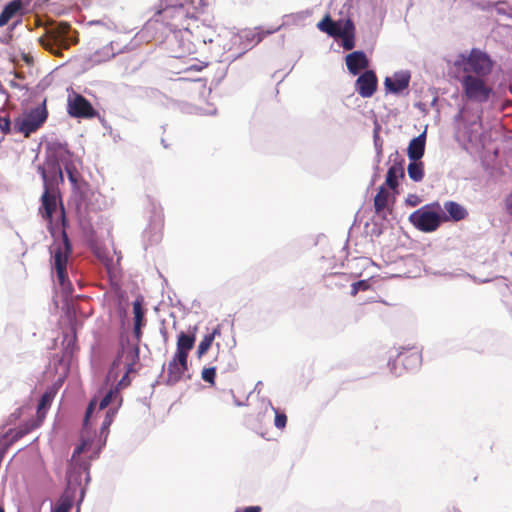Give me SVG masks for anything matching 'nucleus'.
Here are the masks:
<instances>
[{"instance_id": "dca6fc26", "label": "nucleus", "mask_w": 512, "mask_h": 512, "mask_svg": "<svg viewBox=\"0 0 512 512\" xmlns=\"http://www.w3.org/2000/svg\"><path fill=\"white\" fill-rule=\"evenodd\" d=\"M56 391L53 388L47 389L44 394L41 396L38 407H37V420H29L24 422L22 425L25 424H37V427L40 426L41 422L46 416L47 411L49 410L51 403L55 397Z\"/></svg>"}, {"instance_id": "1a4fd4ad", "label": "nucleus", "mask_w": 512, "mask_h": 512, "mask_svg": "<svg viewBox=\"0 0 512 512\" xmlns=\"http://www.w3.org/2000/svg\"><path fill=\"white\" fill-rule=\"evenodd\" d=\"M432 207H435L437 210L441 209L440 204L435 202L419 208L409 216V221L415 228L422 232H433L438 229L442 222V217L437 211H432Z\"/></svg>"}, {"instance_id": "f3484780", "label": "nucleus", "mask_w": 512, "mask_h": 512, "mask_svg": "<svg viewBox=\"0 0 512 512\" xmlns=\"http://www.w3.org/2000/svg\"><path fill=\"white\" fill-rule=\"evenodd\" d=\"M24 7L21 0H12L6 4L0 13V27L7 25L14 18H20L23 15Z\"/></svg>"}, {"instance_id": "f257e3e1", "label": "nucleus", "mask_w": 512, "mask_h": 512, "mask_svg": "<svg viewBox=\"0 0 512 512\" xmlns=\"http://www.w3.org/2000/svg\"><path fill=\"white\" fill-rule=\"evenodd\" d=\"M92 440L82 433L81 443L74 449L69 468L67 470V489L58 500L52 512H69L74 501V494L77 487L82 485L83 480H89L90 462L82 457L90 451Z\"/></svg>"}, {"instance_id": "2eb2a0df", "label": "nucleus", "mask_w": 512, "mask_h": 512, "mask_svg": "<svg viewBox=\"0 0 512 512\" xmlns=\"http://www.w3.org/2000/svg\"><path fill=\"white\" fill-rule=\"evenodd\" d=\"M421 363V355L415 349H408L400 352L393 362V368L398 365H402L405 370H411L417 368Z\"/></svg>"}, {"instance_id": "7ed1b4c3", "label": "nucleus", "mask_w": 512, "mask_h": 512, "mask_svg": "<svg viewBox=\"0 0 512 512\" xmlns=\"http://www.w3.org/2000/svg\"><path fill=\"white\" fill-rule=\"evenodd\" d=\"M196 335L194 332L186 333L180 332L177 336L176 352L173 358L167 365V379L168 385L178 383L188 370V356L189 352L194 348Z\"/></svg>"}, {"instance_id": "e433bc0d", "label": "nucleus", "mask_w": 512, "mask_h": 512, "mask_svg": "<svg viewBox=\"0 0 512 512\" xmlns=\"http://www.w3.org/2000/svg\"><path fill=\"white\" fill-rule=\"evenodd\" d=\"M129 374L130 373H127V369H125V374L123 375V377L119 381V385L120 386H127V385H129V383H130Z\"/></svg>"}, {"instance_id": "0eeeda50", "label": "nucleus", "mask_w": 512, "mask_h": 512, "mask_svg": "<svg viewBox=\"0 0 512 512\" xmlns=\"http://www.w3.org/2000/svg\"><path fill=\"white\" fill-rule=\"evenodd\" d=\"M493 64L492 59L486 52L473 48L469 54H459L453 65L465 74L486 77L492 72Z\"/></svg>"}, {"instance_id": "4c0bfd02", "label": "nucleus", "mask_w": 512, "mask_h": 512, "mask_svg": "<svg viewBox=\"0 0 512 512\" xmlns=\"http://www.w3.org/2000/svg\"><path fill=\"white\" fill-rule=\"evenodd\" d=\"M141 327L142 326L134 325V335H135V338L137 339V342H139L142 337Z\"/></svg>"}, {"instance_id": "c9c22d12", "label": "nucleus", "mask_w": 512, "mask_h": 512, "mask_svg": "<svg viewBox=\"0 0 512 512\" xmlns=\"http://www.w3.org/2000/svg\"><path fill=\"white\" fill-rule=\"evenodd\" d=\"M95 406H96V402H95V400H92V401L89 403V405H88V407H87V410H86L85 419H84V426H86V425H87L88 420H89V418H90V416H91L92 412H93V411H94V409H95Z\"/></svg>"}, {"instance_id": "a211bd4d", "label": "nucleus", "mask_w": 512, "mask_h": 512, "mask_svg": "<svg viewBox=\"0 0 512 512\" xmlns=\"http://www.w3.org/2000/svg\"><path fill=\"white\" fill-rule=\"evenodd\" d=\"M410 74L408 72H398L393 77H387L384 85L387 91L400 93L409 86Z\"/></svg>"}, {"instance_id": "4468645a", "label": "nucleus", "mask_w": 512, "mask_h": 512, "mask_svg": "<svg viewBox=\"0 0 512 512\" xmlns=\"http://www.w3.org/2000/svg\"><path fill=\"white\" fill-rule=\"evenodd\" d=\"M378 80L372 70H366L361 74L355 83L356 91L363 98L371 97L377 89Z\"/></svg>"}, {"instance_id": "c756f323", "label": "nucleus", "mask_w": 512, "mask_h": 512, "mask_svg": "<svg viewBox=\"0 0 512 512\" xmlns=\"http://www.w3.org/2000/svg\"><path fill=\"white\" fill-rule=\"evenodd\" d=\"M275 413L274 425L276 428L282 430L286 427L287 416L284 412L279 411L277 408L272 407Z\"/></svg>"}, {"instance_id": "b1692460", "label": "nucleus", "mask_w": 512, "mask_h": 512, "mask_svg": "<svg viewBox=\"0 0 512 512\" xmlns=\"http://www.w3.org/2000/svg\"><path fill=\"white\" fill-rule=\"evenodd\" d=\"M317 28L334 38L342 35L344 32L341 31L343 29V25H341L340 22L333 21L329 14L325 15L323 19L318 22Z\"/></svg>"}, {"instance_id": "37998d69", "label": "nucleus", "mask_w": 512, "mask_h": 512, "mask_svg": "<svg viewBox=\"0 0 512 512\" xmlns=\"http://www.w3.org/2000/svg\"><path fill=\"white\" fill-rule=\"evenodd\" d=\"M410 204L415 206L417 204V201L411 200Z\"/></svg>"}, {"instance_id": "20e7f679", "label": "nucleus", "mask_w": 512, "mask_h": 512, "mask_svg": "<svg viewBox=\"0 0 512 512\" xmlns=\"http://www.w3.org/2000/svg\"><path fill=\"white\" fill-rule=\"evenodd\" d=\"M60 222H61V240L55 241L51 247V254L53 258V265L56 270L58 281L61 285H64L68 279L67 275V262L68 258L72 253L71 242L68 238L66 227L68 222L66 219L65 208L61 204L60 209Z\"/></svg>"}, {"instance_id": "39448f33", "label": "nucleus", "mask_w": 512, "mask_h": 512, "mask_svg": "<svg viewBox=\"0 0 512 512\" xmlns=\"http://www.w3.org/2000/svg\"><path fill=\"white\" fill-rule=\"evenodd\" d=\"M71 25L67 22H59L46 28L45 34L38 40L39 44L57 57H61L62 51L67 50L77 39L70 36Z\"/></svg>"}, {"instance_id": "a19ab883", "label": "nucleus", "mask_w": 512, "mask_h": 512, "mask_svg": "<svg viewBox=\"0 0 512 512\" xmlns=\"http://www.w3.org/2000/svg\"><path fill=\"white\" fill-rule=\"evenodd\" d=\"M110 423H111V419H110V417H109V412H108V413H107V416H106V419H105V421L103 422V425H104V426H108V425H110Z\"/></svg>"}, {"instance_id": "393cba45", "label": "nucleus", "mask_w": 512, "mask_h": 512, "mask_svg": "<svg viewBox=\"0 0 512 512\" xmlns=\"http://www.w3.org/2000/svg\"><path fill=\"white\" fill-rule=\"evenodd\" d=\"M341 31L345 32H343L342 35L336 36V38L342 39V45L345 50H352L355 46L353 22L351 20H346Z\"/></svg>"}, {"instance_id": "5701e85b", "label": "nucleus", "mask_w": 512, "mask_h": 512, "mask_svg": "<svg viewBox=\"0 0 512 512\" xmlns=\"http://www.w3.org/2000/svg\"><path fill=\"white\" fill-rule=\"evenodd\" d=\"M444 208L448 216L442 218L444 221L453 220L455 222L464 220L468 216L467 210L455 201H447L444 203Z\"/></svg>"}, {"instance_id": "79ce46f5", "label": "nucleus", "mask_w": 512, "mask_h": 512, "mask_svg": "<svg viewBox=\"0 0 512 512\" xmlns=\"http://www.w3.org/2000/svg\"><path fill=\"white\" fill-rule=\"evenodd\" d=\"M199 5L200 6H207L206 0H199Z\"/></svg>"}, {"instance_id": "72a5a7b5", "label": "nucleus", "mask_w": 512, "mask_h": 512, "mask_svg": "<svg viewBox=\"0 0 512 512\" xmlns=\"http://www.w3.org/2000/svg\"><path fill=\"white\" fill-rule=\"evenodd\" d=\"M112 397H113V392L112 391H109L100 401L99 403V409L100 410H103L105 409L111 402L112 400Z\"/></svg>"}, {"instance_id": "412c9836", "label": "nucleus", "mask_w": 512, "mask_h": 512, "mask_svg": "<svg viewBox=\"0 0 512 512\" xmlns=\"http://www.w3.org/2000/svg\"><path fill=\"white\" fill-rule=\"evenodd\" d=\"M64 170L68 176V179L75 190H80L81 186L86 184L81 173L78 170V167L73 160H67L63 163Z\"/></svg>"}, {"instance_id": "9d476101", "label": "nucleus", "mask_w": 512, "mask_h": 512, "mask_svg": "<svg viewBox=\"0 0 512 512\" xmlns=\"http://www.w3.org/2000/svg\"><path fill=\"white\" fill-rule=\"evenodd\" d=\"M47 110L45 105L37 106L23 114L15 120V128L18 132L28 137L31 133L38 130L47 119Z\"/></svg>"}, {"instance_id": "6e6552de", "label": "nucleus", "mask_w": 512, "mask_h": 512, "mask_svg": "<svg viewBox=\"0 0 512 512\" xmlns=\"http://www.w3.org/2000/svg\"><path fill=\"white\" fill-rule=\"evenodd\" d=\"M484 78L465 74L460 80L463 94L469 101L485 103L489 100L493 90Z\"/></svg>"}, {"instance_id": "473e14b6", "label": "nucleus", "mask_w": 512, "mask_h": 512, "mask_svg": "<svg viewBox=\"0 0 512 512\" xmlns=\"http://www.w3.org/2000/svg\"><path fill=\"white\" fill-rule=\"evenodd\" d=\"M374 144L377 150V154L380 156L382 154L383 141L379 136V127H376L374 130Z\"/></svg>"}, {"instance_id": "a878e982", "label": "nucleus", "mask_w": 512, "mask_h": 512, "mask_svg": "<svg viewBox=\"0 0 512 512\" xmlns=\"http://www.w3.org/2000/svg\"><path fill=\"white\" fill-rule=\"evenodd\" d=\"M390 197L391 194L385 186H380L374 197V208L377 214H380L385 208H387Z\"/></svg>"}, {"instance_id": "a18cd8bd", "label": "nucleus", "mask_w": 512, "mask_h": 512, "mask_svg": "<svg viewBox=\"0 0 512 512\" xmlns=\"http://www.w3.org/2000/svg\"><path fill=\"white\" fill-rule=\"evenodd\" d=\"M60 178H61V180H63V174H62L61 170H60Z\"/></svg>"}, {"instance_id": "49530a36", "label": "nucleus", "mask_w": 512, "mask_h": 512, "mask_svg": "<svg viewBox=\"0 0 512 512\" xmlns=\"http://www.w3.org/2000/svg\"><path fill=\"white\" fill-rule=\"evenodd\" d=\"M0 512H4V510H3V509H0Z\"/></svg>"}, {"instance_id": "f704fd0d", "label": "nucleus", "mask_w": 512, "mask_h": 512, "mask_svg": "<svg viewBox=\"0 0 512 512\" xmlns=\"http://www.w3.org/2000/svg\"><path fill=\"white\" fill-rule=\"evenodd\" d=\"M10 119L8 117H0V129L4 133H8L10 131Z\"/></svg>"}, {"instance_id": "ddd939ff", "label": "nucleus", "mask_w": 512, "mask_h": 512, "mask_svg": "<svg viewBox=\"0 0 512 512\" xmlns=\"http://www.w3.org/2000/svg\"><path fill=\"white\" fill-rule=\"evenodd\" d=\"M68 113L75 118H93L97 115V111L91 103L82 95L77 94L68 102Z\"/></svg>"}, {"instance_id": "2f4dec72", "label": "nucleus", "mask_w": 512, "mask_h": 512, "mask_svg": "<svg viewBox=\"0 0 512 512\" xmlns=\"http://www.w3.org/2000/svg\"><path fill=\"white\" fill-rule=\"evenodd\" d=\"M370 288V284L367 280H360L357 282H354L351 285V292L350 294L352 296H356L359 291H366Z\"/></svg>"}, {"instance_id": "c85d7f7f", "label": "nucleus", "mask_w": 512, "mask_h": 512, "mask_svg": "<svg viewBox=\"0 0 512 512\" xmlns=\"http://www.w3.org/2000/svg\"><path fill=\"white\" fill-rule=\"evenodd\" d=\"M133 313H134V325L143 326L144 325V310L139 301H135L133 303Z\"/></svg>"}, {"instance_id": "f03ea898", "label": "nucleus", "mask_w": 512, "mask_h": 512, "mask_svg": "<svg viewBox=\"0 0 512 512\" xmlns=\"http://www.w3.org/2000/svg\"><path fill=\"white\" fill-rule=\"evenodd\" d=\"M204 7L199 5V0H184L180 4L169 5L159 10L155 17L156 21L162 22L172 32L181 29H207L199 19Z\"/></svg>"}, {"instance_id": "9b49d317", "label": "nucleus", "mask_w": 512, "mask_h": 512, "mask_svg": "<svg viewBox=\"0 0 512 512\" xmlns=\"http://www.w3.org/2000/svg\"><path fill=\"white\" fill-rule=\"evenodd\" d=\"M140 349L138 343L122 344L121 351L118 353L117 358L113 362V369L118 368L121 364L124 365V369H127V373L135 371V365L139 361Z\"/></svg>"}, {"instance_id": "ea45409f", "label": "nucleus", "mask_w": 512, "mask_h": 512, "mask_svg": "<svg viewBox=\"0 0 512 512\" xmlns=\"http://www.w3.org/2000/svg\"><path fill=\"white\" fill-rule=\"evenodd\" d=\"M161 334L163 336L164 343H167V341H168V333H167V331L165 329H162L161 330Z\"/></svg>"}, {"instance_id": "4be33fe9", "label": "nucleus", "mask_w": 512, "mask_h": 512, "mask_svg": "<svg viewBox=\"0 0 512 512\" xmlns=\"http://www.w3.org/2000/svg\"><path fill=\"white\" fill-rule=\"evenodd\" d=\"M403 162V159L395 161L387 171L385 185L392 190H395L398 187V178L404 177Z\"/></svg>"}, {"instance_id": "c03bdc74", "label": "nucleus", "mask_w": 512, "mask_h": 512, "mask_svg": "<svg viewBox=\"0 0 512 512\" xmlns=\"http://www.w3.org/2000/svg\"><path fill=\"white\" fill-rule=\"evenodd\" d=\"M410 204L415 206L417 204V201L411 200Z\"/></svg>"}, {"instance_id": "6ab92c4d", "label": "nucleus", "mask_w": 512, "mask_h": 512, "mask_svg": "<svg viewBox=\"0 0 512 512\" xmlns=\"http://www.w3.org/2000/svg\"><path fill=\"white\" fill-rule=\"evenodd\" d=\"M346 65L351 74L357 75L368 67L369 62L364 52L354 51L346 56Z\"/></svg>"}, {"instance_id": "aec40b11", "label": "nucleus", "mask_w": 512, "mask_h": 512, "mask_svg": "<svg viewBox=\"0 0 512 512\" xmlns=\"http://www.w3.org/2000/svg\"><path fill=\"white\" fill-rule=\"evenodd\" d=\"M425 141L426 134L423 132L419 136L413 138L408 146L407 154L410 160L418 161L420 160L425 152Z\"/></svg>"}, {"instance_id": "f8f14e48", "label": "nucleus", "mask_w": 512, "mask_h": 512, "mask_svg": "<svg viewBox=\"0 0 512 512\" xmlns=\"http://www.w3.org/2000/svg\"><path fill=\"white\" fill-rule=\"evenodd\" d=\"M57 209V195L55 192H52L50 188L45 184L44 192L41 196V206L39 208V213L48 223V230L52 236L55 233V226L53 222V213Z\"/></svg>"}, {"instance_id": "58836bf2", "label": "nucleus", "mask_w": 512, "mask_h": 512, "mask_svg": "<svg viewBox=\"0 0 512 512\" xmlns=\"http://www.w3.org/2000/svg\"><path fill=\"white\" fill-rule=\"evenodd\" d=\"M244 512H261L260 506H249L244 509Z\"/></svg>"}, {"instance_id": "423d86ee", "label": "nucleus", "mask_w": 512, "mask_h": 512, "mask_svg": "<svg viewBox=\"0 0 512 512\" xmlns=\"http://www.w3.org/2000/svg\"><path fill=\"white\" fill-rule=\"evenodd\" d=\"M207 29H181L173 32L171 52L175 58H184L197 52L199 46L207 43L205 32Z\"/></svg>"}, {"instance_id": "7c9ffc66", "label": "nucleus", "mask_w": 512, "mask_h": 512, "mask_svg": "<svg viewBox=\"0 0 512 512\" xmlns=\"http://www.w3.org/2000/svg\"><path fill=\"white\" fill-rule=\"evenodd\" d=\"M201 377L205 382H208L211 385H215L216 368L215 367L204 368L201 372Z\"/></svg>"}, {"instance_id": "cd10ccee", "label": "nucleus", "mask_w": 512, "mask_h": 512, "mask_svg": "<svg viewBox=\"0 0 512 512\" xmlns=\"http://www.w3.org/2000/svg\"><path fill=\"white\" fill-rule=\"evenodd\" d=\"M410 179L415 182H420L424 177V165L422 162L412 161L407 168Z\"/></svg>"}, {"instance_id": "bb28decb", "label": "nucleus", "mask_w": 512, "mask_h": 512, "mask_svg": "<svg viewBox=\"0 0 512 512\" xmlns=\"http://www.w3.org/2000/svg\"><path fill=\"white\" fill-rule=\"evenodd\" d=\"M220 335V326H217L213 331L203 337L197 349V355L201 358L210 349L216 336Z\"/></svg>"}]
</instances>
